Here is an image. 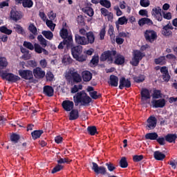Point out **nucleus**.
<instances>
[{
    "instance_id": "obj_13",
    "label": "nucleus",
    "mask_w": 177,
    "mask_h": 177,
    "mask_svg": "<svg viewBox=\"0 0 177 177\" xmlns=\"http://www.w3.org/2000/svg\"><path fill=\"white\" fill-rule=\"evenodd\" d=\"M10 19L13 20V21L17 22L19 20H21L23 15H21V12L17 11L16 10H11L10 12Z\"/></svg>"
},
{
    "instance_id": "obj_6",
    "label": "nucleus",
    "mask_w": 177,
    "mask_h": 177,
    "mask_svg": "<svg viewBox=\"0 0 177 177\" xmlns=\"http://www.w3.org/2000/svg\"><path fill=\"white\" fill-rule=\"evenodd\" d=\"M144 37L147 42L153 44V41L157 39V32L151 29L146 30L144 32Z\"/></svg>"
},
{
    "instance_id": "obj_59",
    "label": "nucleus",
    "mask_w": 177,
    "mask_h": 177,
    "mask_svg": "<svg viewBox=\"0 0 177 177\" xmlns=\"http://www.w3.org/2000/svg\"><path fill=\"white\" fill-rule=\"evenodd\" d=\"M106 36V28H102L100 32V38L101 41L104 39V37Z\"/></svg>"
},
{
    "instance_id": "obj_27",
    "label": "nucleus",
    "mask_w": 177,
    "mask_h": 177,
    "mask_svg": "<svg viewBox=\"0 0 177 177\" xmlns=\"http://www.w3.org/2000/svg\"><path fill=\"white\" fill-rule=\"evenodd\" d=\"M87 132L88 135H91V136H95V135L99 134V132H97V129L96 128V126H88L87 127Z\"/></svg>"
},
{
    "instance_id": "obj_19",
    "label": "nucleus",
    "mask_w": 177,
    "mask_h": 177,
    "mask_svg": "<svg viewBox=\"0 0 177 177\" xmlns=\"http://www.w3.org/2000/svg\"><path fill=\"white\" fill-rule=\"evenodd\" d=\"M59 35L62 39H66L67 41L68 40V38H71L72 41H74L73 39V35H68V30L66 28H62L59 31Z\"/></svg>"
},
{
    "instance_id": "obj_24",
    "label": "nucleus",
    "mask_w": 177,
    "mask_h": 177,
    "mask_svg": "<svg viewBox=\"0 0 177 177\" xmlns=\"http://www.w3.org/2000/svg\"><path fill=\"white\" fill-rule=\"evenodd\" d=\"M82 78L84 82H89L92 80V73L88 71H84L82 73Z\"/></svg>"
},
{
    "instance_id": "obj_37",
    "label": "nucleus",
    "mask_w": 177,
    "mask_h": 177,
    "mask_svg": "<svg viewBox=\"0 0 177 177\" xmlns=\"http://www.w3.org/2000/svg\"><path fill=\"white\" fill-rule=\"evenodd\" d=\"M33 6L34 2L32 1V0H23L22 6L24 8H28V9H30L32 8Z\"/></svg>"
},
{
    "instance_id": "obj_35",
    "label": "nucleus",
    "mask_w": 177,
    "mask_h": 177,
    "mask_svg": "<svg viewBox=\"0 0 177 177\" xmlns=\"http://www.w3.org/2000/svg\"><path fill=\"white\" fill-rule=\"evenodd\" d=\"M162 35H165V37H169V35H172V31L169 30V27L168 26V25H165V26H163L162 29Z\"/></svg>"
},
{
    "instance_id": "obj_11",
    "label": "nucleus",
    "mask_w": 177,
    "mask_h": 177,
    "mask_svg": "<svg viewBox=\"0 0 177 177\" xmlns=\"http://www.w3.org/2000/svg\"><path fill=\"white\" fill-rule=\"evenodd\" d=\"M75 42L77 46H86V37L81 36L80 34L75 35Z\"/></svg>"
},
{
    "instance_id": "obj_63",
    "label": "nucleus",
    "mask_w": 177,
    "mask_h": 177,
    "mask_svg": "<svg viewBox=\"0 0 177 177\" xmlns=\"http://www.w3.org/2000/svg\"><path fill=\"white\" fill-rule=\"evenodd\" d=\"M156 142L160 145V146H164L165 145V138L164 137H160L156 139Z\"/></svg>"
},
{
    "instance_id": "obj_1",
    "label": "nucleus",
    "mask_w": 177,
    "mask_h": 177,
    "mask_svg": "<svg viewBox=\"0 0 177 177\" xmlns=\"http://www.w3.org/2000/svg\"><path fill=\"white\" fill-rule=\"evenodd\" d=\"M73 102L75 106H89L92 102V98L85 93V91L77 92L73 96Z\"/></svg>"
},
{
    "instance_id": "obj_42",
    "label": "nucleus",
    "mask_w": 177,
    "mask_h": 177,
    "mask_svg": "<svg viewBox=\"0 0 177 177\" xmlns=\"http://www.w3.org/2000/svg\"><path fill=\"white\" fill-rule=\"evenodd\" d=\"M16 32L17 34H21V35H24L26 34V31H24V28L20 24H16L15 27Z\"/></svg>"
},
{
    "instance_id": "obj_52",
    "label": "nucleus",
    "mask_w": 177,
    "mask_h": 177,
    "mask_svg": "<svg viewBox=\"0 0 177 177\" xmlns=\"http://www.w3.org/2000/svg\"><path fill=\"white\" fill-rule=\"evenodd\" d=\"M37 66V64L35 60H28L27 62V67H31L32 68H35Z\"/></svg>"
},
{
    "instance_id": "obj_44",
    "label": "nucleus",
    "mask_w": 177,
    "mask_h": 177,
    "mask_svg": "<svg viewBox=\"0 0 177 177\" xmlns=\"http://www.w3.org/2000/svg\"><path fill=\"white\" fill-rule=\"evenodd\" d=\"M100 3L104 8H106V9H110L111 8V2L109 0H100Z\"/></svg>"
},
{
    "instance_id": "obj_62",
    "label": "nucleus",
    "mask_w": 177,
    "mask_h": 177,
    "mask_svg": "<svg viewBox=\"0 0 177 177\" xmlns=\"http://www.w3.org/2000/svg\"><path fill=\"white\" fill-rule=\"evenodd\" d=\"M108 34L111 37V38H113V37H114V27L113 26H109V28L108 30Z\"/></svg>"
},
{
    "instance_id": "obj_40",
    "label": "nucleus",
    "mask_w": 177,
    "mask_h": 177,
    "mask_svg": "<svg viewBox=\"0 0 177 177\" xmlns=\"http://www.w3.org/2000/svg\"><path fill=\"white\" fill-rule=\"evenodd\" d=\"M167 62L165 61V56H161L158 58L155 59V64H159L160 66H164Z\"/></svg>"
},
{
    "instance_id": "obj_41",
    "label": "nucleus",
    "mask_w": 177,
    "mask_h": 177,
    "mask_svg": "<svg viewBox=\"0 0 177 177\" xmlns=\"http://www.w3.org/2000/svg\"><path fill=\"white\" fill-rule=\"evenodd\" d=\"M8 59L5 57H0V68H5L8 67Z\"/></svg>"
},
{
    "instance_id": "obj_21",
    "label": "nucleus",
    "mask_w": 177,
    "mask_h": 177,
    "mask_svg": "<svg viewBox=\"0 0 177 177\" xmlns=\"http://www.w3.org/2000/svg\"><path fill=\"white\" fill-rule=\"evenodd\" d=\"M141 100H148V99L151 98L150 95V91L147 88H142L140 92Z\"/></svg>"
},
{
    "instance_id": "obj_61",
    "label": "nucleus",
    "mask_w": 177,
    "mask_h": 177,
    "mask_svg": "<svg viewBox=\"0 0 177 177\" xmlns=\"http://www.w3.org/2000/svg\"><path fill=\"white\" fill-rule=\"evenodd\" d=\"M39 64L42 68H46L48 66V62H46V59H43L39 61Z\"/></svg>"
},
{
    "instance_id": "obj_54",
    "label": "nucleus",
    "mask_w": 177,
    "mask_h": 177,
    "mask_svg": "<svg viewBox=\"0 0 177 177\" xmlns=\"http://www.w3.org/2000/svg\"><path fill=\"white\" fill-rule=\"evenodd\" d=\"M143 155H135L133 156V161L134 162H139L143 160Z\"/></svg>"
},
{
    "instance_id": "obj_8",
    "label": "nucleus",
    "mask_w": 177,
    "mask_h": 177,
    "mask_svg": "<svg viewBox=\"0 0 177 177\" xmlns=\"http://www.w3.org/2000/svg\"><path fill=\"white\" fill-rule=\"evenodd\" d=\"M92 170L97 174V175H106L107 174V169H106V167L103 166H100L97 165V163L93 162H92Z\"/></svg>"
},
{
    "instance_id": "obj_55",
    "label": "nucleus",
    "mask_w": 177,
    "mask_h": 177,
    "mask_svg": "<svg viewBox=\"0 0 177 177\" xmlns=\"http://www.w3.org/2000/svg\"><path fill=\"white\" fill-rule=\"evenodd\" d=\"M140 6L142 8H147L150 6V1L149 0H140Z\"/></svg>"
},
{
    "instance_id": "obj_29",
    "label": "nucleus",
    "mask_w": 177,
    "mask_h": 177,
    "mask_svg": "<svg viewBox=\"0 0 177 177\" xmlns=\"http://www.w3.org/2000/svg\"><path fill=\"white\" fill-rule=\"evenodd\" d=\"M153 157L157 161H162L165 158V154L161 153L160 151H156L153 153Z\"/></svg>"
},
{
    "instance_id": "obj_25",
    "label": "nucleus",
    "mask_w": 177,
    "mask_h": 177,
    "mask_svg": "<svg viewBox=\"0 0 177 177\" xmlns=\"http://www.w3.org/2000/svg\"><path fill=\"white\" fill-rule=\"evenodd\" d=\"M118 81H119V79L117 76L114 75H110L109 82H108V84H109L111 86L117 87L118 86Z\"/></svg>"
},
{
    "instance_id": "obj_20",
    "label": "nucleus",
    "mask_w": 177,
    "mask_h": 177,
    "mask_svg": "<svg viewBox=\"0 0 177 177\" xmlns=\"http://www.w3.org/2000/svg\"><path fill=\"white\" fill-rule=\"evenodd\" d=\"M95 34H93V32L90 31L88 32L86 36V45H92L95 44Z\"/></svg>"
},
{
    "instance_id": "obj_56",
    "label": "nucleus",
    "mask_w": 177,
    "mask_h": 177,
    "mask_svg": "<svg viewBox=\"0 0 177 177\" xmlns=\"http://www.w3.org/2000/svg\"><path fill=\"white\" fill-rule=\"evenodd\" d=\"M63 169V166L62 165H57L55 166L51 171V174H56V172H59Z\"/></svg>"
},
{
    "instance_id": "obj_18",
    "label": "nucleus",
    "mask_w": 177,
    "mask_h": 177,
    "mask_svg": "<svg viewBox=\"0 0 177 177\" xmlns=\"http://www.w3.org/2000/svg\"><path fill=\"white\" fill-rule=\"evenodd\" d=\"M43 93L48 97H52L55 95V90L52 86H44L43 88Z\"/></svg>"
},
{
    "instance_id": "obj_12",
    "label": "nucleus",
    "mask_w": 177,
    "mask_h": 177,
    "mask_svg": "<svg viewBox=\"0 0 177 177\" xmlns=\"http://www.w3.org/2000/svg\"><path fill=\"white\" fill-rule=\"evenodd\" d=\"M119 84V89L122 90L124 88H129L131 86V80L124 77H122L120 78Z\"/></svg>"
},
{
    "instance_id": "obj_10",
    "label": "nucleus",
    "mask_w": 177,
    "mask_h": 177,
    "mask_svg": "<svg viewBox=\"0 0 177 177\" xmlns=\"http://www.w3.org/2000/svg\"><path fill=\"white\" fill-rule=\"evenodd\" d=\"M68 74L70 77L73 79V82H75V84H78L79 82H81V81H82L81 75L78 74V72H75V70L74 68L70 69Z\"/></svg>"
},
{
    "instance_id": "obj_39",
    "label": "nucleus",
    "mask_w": 177,
    "mask_h": 177,
    "mask_svg": "<svg viewBox=\"0 0 177 177\" xmlns=\"http://www.w3.org/2000/svg\"><path fill=\"white\" fill-rule=\"evenodd\" d=\"M152 97L153 99H162V93H161V91L157 89L153 90Z\"/></svg>"
},
{
    "instance_id": "obj_43",
    "label": "nucleus",
    "mask_w": 177,
    "mask_h": 177,
    "mask_svg": "<svg viewBox=\"0 0 177 177\" xmlns=\"http://www.w3.org/2000/svg\"><path fill=\"white\" fill-rule=\"evenodd\" d=\"M119 165L120 168H128V161L127 160V158L122 157L120 160Z\"/></svg>"
},
{
    "instance_id": "obj_7",
    "label": "nucleus",
    "mask_w": 177,
    "mask_h": 177,
    "mask_svg": "<svg viewBox=\"0 0 177 177\" xmlns=\"http://www.w3.org/2000/svg\"><path fill=\"white\" fill-rule=\"evenodd\" d=\"M19 75L23 78V80H30L34 78L32 71L30 70H19L18 71Z\"/></svg>"
},
{
    "instance_id": "obj_26",
    "label": "nucleus",
    "mask_w": 177,
    "mask_h": 177,
    "mask_svg": "<svg viewBox=\"0 0 177 177\" xmlns=\"http://www.w3.org/2000/svg\"><path fill=\"white\" fill-rule=\"evenodd\" d=\"M113 63L117 64V66H122L125 63V57L121 55H118Z\"/></svg>"
},
{
    "instance_id": "obj_31",
    "label": "nucleus",
    "mask_w": 177,
    "mask_h": 177,
    "mask_svg": "<svg viewBox=\"0 0 177 177\" xmlns=\"http://www.w3.org/2000/svg\"><path fill=\"white\" fill-rule=\"evenodd\" d=\"M10 140L15 145L19 143V141L20 140V135L16 133H12L10 136Z\"/></svg>"
},
{
    "instance_id": "obj_34",
    "label": "nucleus",
    "mask_w": 177,
    "mask_h": 177,
    "mask_svg": "<svg viewBox=\"0 0 177 177\" xmlns=\"http://www.w3.org/2000/svg\"><path fill=\"white\" fill-rule=\"evenodd\" d=\"M42 35L46 38V39H48L49 41L53 39V32H52L50 30H43L41 32Z\"/></svg>"
},
{
    "instance_id": "obj_38",
    "label": "nucleus",
    "mask_w": 177,
    "mask_h": 177,
    "mask_svg": "<svg viewBox=\"0 0 177 177\" xmlns=\"http://www.w3.org/2000/svg\"><path fill=\"white\" fill-rule=\"evenodd\" d=\"M89 95L91 96V99H93L94 100H97V99H101L102 97V94L95 91L90 92Z\"/></svg>"
},
{
    "instance_id": "obj_4",
    "label": "nucleus",
    "mask_w": 177,
    "mask_h": 177,
    "mask_svg": "<svg viewBox=\"0 0 177 177\" xmlns=\"http://www.w3.org/2000/svg\"><path fill=\"white\" fill-rule=\"evenodd\" d=\"M145 55L144 53H142L139 50H134L133 51V57L131 59V61L130 62V64L131 66H133L134 67H137V66H139V63L140 62V60L145 57Z\"/></svg>"
},
{
    "instance_id": "obj_5",
    "label": "nucleus",
    "mask_w": 177,
    "mask_h": 177,
    "mask_svg": "<svg viewBox=\"0 0 177 177\" xmlns=\"http://www.w3.org/2000/svg\"><path fill=\"white\" fill-rule=\"evenodd\" d=\"M1 77L2 80L9 81V82H17V81H20V77H19V75L6 71L1 72Z\"/></svg>"
},
{
    "instance_id": "obj_28",
    "label": "nucleus",
    "mask_w": 177,
    "mask_h": 177,
    "mask_svg": "<svg viewBox=\"0 0 177 177\" xmlns=\"http://www.w3.org/2000/svg\"><path fill=\"white\" fill-rule=\"evenodd\" d=\"M145 138L147 140H156L158 138V134L156 132L147 133L145 134Z\"/></svg>"
},
{
    "instance_id": "obj_46",
    "label": "nucleus",
    "mask_w": 177,
    "mask_h": 177,
    "mask_svg": "<svg viewBox=\"0 0 177 177\" xmlns=\"http://www.w3.org/2000/svg\"><path fill=\"white\" fill-rule=\"evenodd\" d=\"M0 32L3 34H6L7 35H10L12 34V31L10 29H8L6 26H3L0 27Z\"/></svg>"
},
{
    "instance_id": "obj_9",
    "label": "nucleus",
    "mask_w": 177,
    "mask_h": 177,
    "mask_svg": "<svg viewBox=\"0 0 177 177\" xmlns=\"http://www.w3.org/2000/svg\"><path fill=\"white\" fill-rule=\"evenodd\" d=\"M73 41H72L71 37H69L68 40L63 39V41H61L58 45V49H59V50H63V49H64L65 46L66 49H70V48L73 46Z\"/></svg>"
},
{
    "instance_id": "obj_2",
    "label": "nucleus",
    "mask_w": 177,
    "mask_h": 177,
    "mask_svg": "<svg viewBox=\"0 0 177 177\" xmlns=\"http://www.w3.org/2000/svg\"><path fill=\"white\" fill-rule=\"evenodd\" d=\"M70 49L73 59H75L77 62H86L88 56L82 54V50H84L82 46H74V43H73Z\"/></svg>"
},
{
    "instance_id": "obj_17",
    "label": "nucleus",
    "mask_w": 177,
    "mask_h": 177,
    "mask_svg": "<svg viewBox=\"0 0 177 177\" xmlns=\"http://www.w3.org/2000/svg\"><path fill=\"white\" fill-rule=\"evenodd\" d=\"M147 127L149 128V130L154 129V128L157 127V118H156L154 116H150L147 119Z\"/></svg>"
},
{
    "instance_id": "obj_30",
    "label": "nucleus",
    "mask_w": 177,
    "mask_h": 177,
    "mask_svg": "<svg viewBox=\"0 0 177 177\" xmlns=\"http://www.w3.org/2000/svg\"><path fill=\"white\" fill-rule=\"evenodd\" d=\"M44 133V130H35L31 133L33 140H37L41 138V135Z\"/></svg>"
},
{
    "instance_id": "obj_51",
    "label": "nucleus",
    "mask_w": 177,
    "mask_h": 177,
    "mask_svg": "<svg viewBox=\"0 0 177 177\" xmlns=\"http://www.w3.org/2000/svg\"><path fill=\"white\" fill-rule=\"evenodd\" d=\"M57 162L58 164H70V162H71V160H70L68 158H60L59 160H57Z\"/></svg>"
},
{
    "instance_id": "obj_64",
    "label": "nucleus",
    "mask_w": 177,
    "mask_h": 177,
    "mask_svg": "<svg viewBox=\"0 0 177 177\" xmlns=\"http://www.w3.org/2000/svg\"><path fill=\"white\" fill-rule=\"evenodd\" d=\"M48 81H53L54 75L52 72H48L46 75Z\"/></svg>"
},
{
    "instance_id": "obj_36",
    "label": "nucleus",
    "mask_w": 177,
    "mask_h": 177,
    "mask_svg": "<svg viewBox=\"0 0 177 177\" xmlns=\"http://www.w3.org/2000/svg\"><path fill=\"white\" fill-rule=\"evenodd\" d=\"M28 30L33 34V35H38V29H37V26L34 25V24L30 23L28 28Z\"/></svg>"
},
{
    "instance_id": "obj_47",
    "label": "nucleus",
    "mask_w": 177,
    "mask_h": 177,
    "mask_svg": "<svg viewBox=\"0 0 177 177\" xmlns=\"http://www.w3.org/2000/svg\"><path fill=\"white\" fill-rule=\"evenodd\" d=\"M84 13H86V15H87L90 17H92V16H93V15H95L93 8H92L91 7H86L84 8Z\"/></svg>"
},
{
    "instance_id": "obj_33",
    "label": "nucleus",
    "mask_w": 177,
    "mask_h": 177,
    "mask_svg": "<svg viewBox=\"0 0 177 177\" xmlns=\"http://www.w3.org/2000/svg\"><path fill=\"white\" fill-rule=\"evenodd\" d=\"M127 23L128 19L126 17H120L118 18V22H116V28H120V26H118V24H120V26H124V24H127Z\"/></svg>"
},
{
    "instance_id": "obj_57",
    "label": "nucleus",
    "mask_w": 177,
    "mask_h": 177,
    "mask_svg": "<svg viewBox=\"0 0 177 177\" xmlns=\"http://www.w3.org/2000/svg\"><path fill=\"white\" fill-rule=\"evenodd\" d=\"M106 167L108 168V171L110 172H113V171H115V166H114V164L111 162H107L105 164Z\"/></svg>"
},
{
    "instance_id": "obj_3",
    "label": "nucleus",
    "mask_w": 177,
    "mask_h": 177,
    "mask_svg": "<svg viewBox=\"0 0 177 177\" xmlns=\"http://www.w3.org/2000/svg\"><path fill=\"white\" fill-rule=\"evenodd\" d=\"M117 56V50H108L102 53L100 57V62H107L109 64L114 63V59Z\"/></svg>"
},
{
    "instance_id": "obj_16",
    "label": "nucleus",
    "mask_w": 177,
    "mask_h": 177,
    "mask_svg": "<svg viewBox=\"0 0 177 177\" xmlns=\"http://www.w3.org/2000/svg\"><path fill=\"white\" fill-rule=\"evenodd\" d=\"M62 106L65 111H71L74 109V102L70 100L62 102Z\"/></svg>"
},
{
    "instance_id": "obj_22",
    "label": "nucleus",
    "mask_w": 177,
    "mask_h": 177,
    "mask_svg": "<svg viewBox=\"0 0 177 177\" xmlns=\"http://www.w3.org/2000/svg\"><path fill=\"white\" fill-rule=\"evenodd\" d=\"M70 111H71L69 113L70 121H74L80 118V113L78 112V109H72Z\"/></svg>"
},
{
    "instance_id": "obj_53",
    "label": "nucleus",
    "mask_w": 177,
    "mask_h": 177,
    "mask_svg": "<svg viewBox=\"0 0 177 177\" xmlns=\"http://www.w3.org/2000/svg\"><path fill=\"white\" fill-rule=\"evenodd\" d=\"M162 17L166 20H171L172 19V14L171 12H165V11L162 12Z\"/></svg>"
},
{
    "instance_id": "obj_14",
    "label": "nucleus",
    "mask_w": 177,
    "mask_h": 177,
    "mask_svg": "<svg viewBox=\"0 0 177 177\" xmlns=\"http://www.w3.org/2000/svg\"><path fill=\"white\" fill-rule=\"evenodd\" d=\"M153 107L155 109H162V107H165V104H167V101L165 99H159V100H153L152 102Z\"/></svg>"
},
{
    "instance_id": "obj_23",
    "label": "nucleus",
    "mask_w": 177,
    "mask_h": 177,
    "mask_svg": "<svg viewBox=\"0 0 177 177\" xmlns=\"http://www.w3.org/2000/svg\"><path fill=\"white\" fill-rule=\"evenodd\" d=\"M145 24H147V26H153V21L149 18H141L138 20V25L140 27H143Z\"/></svg>"
},
{
    "instance_id": "obj_15",
    "label": "nucleus",
    "mask_w": 177,
    "mask_h": 177,
    "mask_svg": "<svg viewBox=\"0 0 177 177\" xmlns=\"http://www.w3.org/2000/svg\"><path fill=\"white\" fill-rule=\"evenodd\" d=\"M33 75L34 77H36L37 80H41L45 77V71H43L41 67H36L33 69Z\"/></svg>"
},
{
    "instance_id": "obj_49",
    "label": "nucleus",
    "mask_w": 177,
    "mask_h": 177,
    "mask_svg": "<svg viewBox=\"0 0 177 177\" xmlns=\"http://www.w3.org/2000/svg\"><path fill=\"white\" fill-rule=\"evenodd\" d=\"M23 46H24V48L29 49V50H33L35 48V46L32 45V43L30 41H24Z\"/></svg>"
},
{
    "instance_id": "obj_32",
    "label": "nucleus",
    "mask_w": 177,
    "mask_h": 177,
    "mask_svg": "<svg viewBox=\"0 0 177 177\" xmlns=\"http://www.w3.org/2000/svg\"><path fill=\"white\" fill-rule=\"evenodd\" d=\"M37 40L40 43V45H41L42 48H46V46H48V40L44 38V36H42V35H39L37 36Z\"/></svg>"
},
{
    "instance_id": "obj_45",
    "label": "nucleus",
    "mask_w": 177,
    "mask_h": 177,
    "mask_svg": "<svg viewBox=\"0 0 177 177\" xmlns=\"http://www.w3.org/2000/svg\"><path fill=\"white\" fill-rule=\"evenodd\" d=\"M46 24L51 31H55V27H56V24H53V21L46 19Z\"/></svg>"
},
{
    "instance_id": "obj_60",
    "label": "nucleus",
    "mask_w": 177,
    "mask_h": 177,
    "mask_svg": "<svg viewBox=\"0 0 177 177\" xmlns=\"http://www.w3.org/2000/svg\"><path fill=\"white\" fill-rule=\"evenodd\" d=\"M129 35H131L129 34V32H120L119 34H118V37H120V38H129Z\"/></svg>"
},
{
    "instance_id": "obj_48",
    "label": "nucleus",
    "mask_w": 177,
    "mask_h": 177,
    "mask_svg": "<svg viewBox=\"0 0 177 177\" xmlns=\"http://www.w3.org/2000/svg\"><path fill=\"white\" fill-rule=\"evenodd\" d=\"M175 139H176V137L174 134H167L165 136V140L169 142V143H172V142H174Z\"/></svg>"
},
{
    "instance_id": "obj_58",
    "label": "nucleus",
    "mask_w": 177,
    "mask_h": 177,
    "mask_svg": "<svg viewBox=\"0 0 177 177\" xmlns=\"http://www.w3.org/2000/svg\"><path fill=\"white\" fill-rule=\"evenodd\" d=\"M91 63L93 65L95 64V66H97V64H99V55H94L91 60Z\"/></svg>"
},
{
    "instance_id": "obj_50",
    "label": "nucleus",
    "mask_w": 177,
    "mask_h": 177,
    "mask_svg": "<svg viewBox=\"0 0 177 177\" xmlns=\"http://www.w3.org/2000/svg\"><path fill=\"white\" fill-rule=\"evenodd\" d=\"M43 49L44 48H42L41 45L37 43L35 44L34 50H35V52H36V53H39V54L42 53Z\"/></svg>"
}]
</instances>
